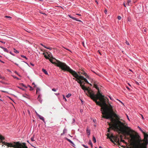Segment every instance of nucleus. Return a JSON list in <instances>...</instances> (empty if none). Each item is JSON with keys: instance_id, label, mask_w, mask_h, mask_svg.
<instances>
[{"instance_id": "1", "label": "nucleus", "mask_w": 148, "mask_h": 148, "mask_svg": "<svg viewBox=\"0 0 148 148\" xmlns=\"http://www.w3.org/2000/svg\"><path fill=\"white\" fill-rule=\"evenodd\" d=\"M104 101H105L106 104H103L101 101H99L101 104V106H99L101 107V111L102 112L101 113L103 115L102 116L106 119H110L112 121H113L114 120V118L113 117V116L116 118H119V116L116 114L114 112L112 113L110 112L106 103L107 102L108 103V99L104 96Z\"/></svg>"}, {"instance_id": "2", "label": "nucleus", "mask_w": 148, "mask_h": 148, "mask_svg": "<svg viewBox=\"0 0 148 148\" xmlns=\"http://www.w3.org/2000/svg\"><path fill=\"white\" fill-rule=\"evenodd\" d=\"M82 89L84 90L85 92L88 96H89L91 99L93 100L96 103L97 105L99 106H101V104L99 101H97V100L99 99L100 101L102 102L103 104H106L105 101L104 99V95H102L99 93L100 97H98L97 95H95V93L91 89L89 88H87L85 86L82 85L80 86Z\"/></svg>"}, {"instance_id": "3", "label": "nucleus", "mask_w": 148, "mask_h": 148, "mask_svg": "<svg viewBox=\"0 0 148 148\" xmlns=\"http://www.w3.org/2000/svg\"><path fill=\"white\" fill-rule=\"evenodd\" d=\"M58 66L61 69L64 71H66L70 72L75 78L79 77L82 80H84L88 84H89L87 79L81 75H79L77 73L71 69L69 66H68L65 63L62 62L60 61H58L56 63Z\"/></svg>"}, {"instance_id": "4", "label": "nucleus", "mask_w": 148, "mask_h": 148, "mask_svg": "<svg viewBox=\"0 0 148 148\" xmlns=\"http://www.w3.org/2000/svg\"><path fill=\"white\" fill-rule=\"evenodd\" d=\"M58 66L61 69L64 71H66L70 72L75 78L79 77L82 80H84L88 84H89L87 79L81 75H79L77 73L71 69L69 66H68L65 63L62 62L60 61H58L56 63Z\"/></svg>"}, {"instance_id": "5", "label": "nucleus", "mask_w": 148, "mask_h": 148, "mask_svg": "<svg viewBox=\"0 0 148 148\" xmlns=\"http://www.w3.org/2000/svg\"><path fill=\"white\" fill-rule=\"evenodd\" d=\"M124 126V123L121 122L119 121H116L115 124V126L116 129L122 133L126 137V135H129L130 137L132 136L131 133L132 132V130L129 127H126V128L128 129V130L127 131L123 127Z\"/></svg>"}, {"instance_id": "6", "label": "nucleus", "mask_w": 148, "mask_h": 148, "mask_svg": "<svg viewBox=\"0 0 148 148\" xmlns=\"http://www.w3.org/2000/svg\"><path fill=\"white\" fill-rule=\"evenodd\" d=\"M143 134L144 135V138L143 140L141 139L138 140L139 144L141 145V148H147V145L148 144V134L145 133L141 129L140 130Z\"/></svg>"}, {"instance_id": "7", "label": "nucleus", "mask_w": 148, "mask_h": 148, "mask_svg": "<svg viewBox=\"0 0 148 148\" xmlns=\"http://www.w3.org/2000/svg\"><path fill=\"white\" fill-rule=\"evenodd\" d=\"M143 134L144 135V138L143 140L141 139L138 140L139 144L141 145V148H147V145L148 144V134L145 133L141 129L140 130Z\"/></svg>"}, {"instance_id": "8", "label": "nucleus", "mask_w": 148, "mask_h": 148, "mask_svg": "<svg viewBox=\"0 0 148 148\" xmlns=\"http://www.w3.org/2000/svg\"><path fill=\"white\" fill-rule=\"evenodd\" d=\"M10 147L14 148H28L26 143H20L19 142H10Z\"/></svg>"}, {"instance_id": "9", "label": "nucleus", "mask_w": 148, "mask_h": 148, "mask_svg": "<svg viewBox=\"0 0 148 148\" xmlns=\"http://www.w3.org/2000/svg\"><path fill=\"white\" fill-rule=\"evenodd\" d=\"M111 137H112V138H113L115 142H116L117 143H119V139L118 137L114 136L113 135H112L111 136Z\"/></svg>"}, {"instance_id": "10", "label": "nucleus", "mask_w": 148, "mask_h": 148, "mask_svg": "<svg viewBox=\"0 0 148 148\" xmlns=\"http://www.w3.org/2000/svg\"><path fill=\"white\" fill-rule=\"evenodd\" d=\"M94 87L96 89H97L98 90V93L97 94H95V95H97L98 96V97H100V96L99 95V93L101 94L99 91V88L98 86L96 84H95L94 85Z\"/></svg>"}, {"instance_id": "11", "label": "nucleus", "mask_w": 148, "mask_h": 148, "mask_svg": "<svg viewBox=\"0 0 148 148\" xmlns=\"http://www.w3.org/2000/svg\"><path fill=\"white\" fill-rule=\"evenodd\" d=\"M68 16L70 18H71L73 20H75V21H78L79 22H81V20H78L76 18L73 17V16H71L70 15H69Z\"/></svg>"}, {"instance_id": "12", "label": "nucleus", "mask_w": 148, "mask_h": 148, "mask_svg": "<svg viewBox=\"0 0 148 148\" xmlns=\"http://www.w3.org/2000/svg\"><path fill=\"white\" fill-rule=\"evenodd\" d=\"M128 6H132L131 0H127V3L126 4Z\"/></svg>"}, {"instance_id": "13", "label": "nucleus", "mask_w": 148, "mask_h": 148, "mask_svg": "<svg viewBox=\"0 0 148 148\" xmlns=\"http://www.w3.org/2000/svg\"><path fill=\"white\" fill-rule=\"evenodd\" d=\"M38 116L40 119L42 120L44 122H45V119L44 118L43 116H41L39 114H38Z\"/></svg>"}, {"instance_id": "14", "label": "nucleus", "mask_w": 148, "mask_h": 148, "mask_svg": "<svg viewBox=\"0 0 148 148\" xmlns=\"http://www.w3.org/2000/svg\"><path fill=\"white\" fill-rule=\"evenodd\" d=\"M107 136L108 137V138H110V140H111V141L112 142V143H114V140H112V137H111V136H109L108 134V135Z\"/></svg>"}, {"instance_id": "15", "label": "nucleus", "mask_w": 148, "mask_h": 148, "mask_svg": "<svg viewBox=\"0 0 148 148\" xmlns=\"http://www.w3.org/2000/svg\"><path fill=\"white\" fill-rule=\"evenodd\" d=\"M86 132L88 135L89 136L90 134V130H88V127L86 129Z\"/></svg>"}, {"instance_id": "16", "label": "nucleus", "mask_w": 148, "mask_h": 148, "mask_svg": "<svg viewBox=\"0 0 148 148\" xmlns=\"http://www.w3.org/2000/svg\"><path fill=\"white\" fill-rule=\"evenodd\" d=\"M78 82L80 84V86H82V85H83V84H85L84 82L83 81H81L80 82L78 81Z\"/></svg>"}, {"instance_id": "17", "label": "nucleus", "mask_w": 148, "mask_h": 148, "mask_svg": "<svg viewBox=\"0 0 148 148\" xmlns=\"http://www.w3.org/2000/svg\"><path fill=\"white\" fill-rule=\"evenodd\" d=\"M42 71L43 72L45 73V74L46 75H48V73L46 70L44 69H42Z\"/></svg>"}, {"instance_id": "18", "label": "nucleus", "mask_w": 148, "mask_h": 148, "mask_svg": "<svg viewBox=\"0 0 148 148\" xmlns=\"http://www.w3.org/2000/svg\"><path fill=\"white\" fill-rule=\"evenodd\" d=\"M23 96L27 98H29V96L26 94H23Z\"/></svg>"}, {"instance_id": "19", "label": "nucleus", "mask_w": 148, "mask_h": 148, "mask_svg": "<svg viewBox=\"0 0 148 148\" xmlns=\"http://www.w3.org/2000/svg\"><path fill=\"white\" fill-rule=\"evenodd\" d=\"M1 48H2V49H3V50L5 52H7V53L8 52V50L5 48H4L3 47H0Z\"/></svg>"}, {"instance_id": "20", "label": "nucleus", "mask_w": 148, "mask_h": 148, "mask_svg": "<svg viewBox=\"0 0 148 148\" xmlns=\"http://www.w3.org/2000/svg\"><path fill=\"white\" fill-rule=\"evenodd\" d=\"M66 131H67V130H66V129L65 128H64L63 130V133H62L61 134V135H63L66 132Z\"/></svg>"}, {"instance_id": "21", "label": "nucleus", "mask_w": 148, "mask_h": 148, "mask_svg": "<svg viewBox=\"0 0 148 148\" xmlns=\"http://www.w3.org/2000/svg\"><path fill=\"white\" fill-rule=\"evenodd\" d=\"M92 140H93V142L94 143H95L96 142V139L95 137L94 136H93Z\"/></svg>"}, {"instance_id": "22", "label": "nucleus", "mask_w": 148, "mask_h": 148, "mask_svg": "<svg viewBox=\"0 0 148 148\" xmlns=\"http://www.w3.org/2000/svg\"><path fill=\"white\" fill-rule=\"evenodd\" d=\"M77 79H76L75 80L76 81H77V82H78H78H80V81H82V80L79 77H77V78H76Z\"/></svg>"}, {"instance_id": "23", "label": "nucleus", "mask_w": 148, "mask_h": 148, "mask_svg": "<svg viewBox=\"0 0 148 148\" xmlns=\"http://www.w3.org/2000/svg\"><path fill=\"white\" fill-rule=\"evenodd\" d=\"M13 50L14 52L16 53H19L18 51L17 50H16L14 48L13 49Z\"/></svg>"}, {"instance_id": "24", "label": "nucleus", "mask_w": 148, "mask_h": 148, "mask_svg": "<svg viewBox=\"0 0 148 148\" xmlns=\"http://www.w3.org/2000/svg\"><path fill=\"white\" fill-rule=\"evenodd\" d=\"M66 139L70 143H72L73 142L69 139L68 138H66Z\"/></svg>"}, {"instance_id": "25", "label": "nucleus", "mask_w": 148, "mask_h": 148, "mask_svg": "<svg viewBox=\"0 0 148 148\" xmlns=\"http://www.w3.org/2000/svg\"><path fill=\"white\" fill-rule=\"evenodd\" d=\"M37 99L38 100V101L40 102L41 103L42 100H40V95H39V96L37 98Z\"/></svg>"}, {"instance_id": "26", "label": "nucleus", "mask_w": 148, "mask_h": 148, "mask_svg": "<svg viewBox=\"0 0 148 148\" xmlns=\"http://www.w3.org/2000/svg\"><path fill=\"white\" fill-rule=\"evenodd\" d=\"M84 75H85V76L88 78L89 76L87 75L86 73H84L83 74Z\"/></svg>"}, {"instance_id": "27", "label": "nucleus", "mask_w": 148, "mask_h": 148, "mask_svg": "<svg viewBox=\"0 0 148 148\" xmlns=\"http://www.w3.org/2000/svg\"><path fill=\"white\" fill-rule=\"evenodd\" d=\"M71 94H68L67 95H66V97L68 98L69 97L71 96Z\"/></svg>"}, {"instance_id": "28", "label": "nucleus", "mask_w": 148, "mask_h": 148, "mask_svg": "<svg viewBox=\"0 0 148 148\" xmlns=\"http://www.w3.org/2000/svg\"><path fill=\"white\" fill-rule=\"evenodd\" d=\"M88 144L90 145H92V144L91 141L90 140L88 142Z\"/></svg>"}, {"instance_id": "29", "label": "nucleus", "mask_w": 148, "mask_h": 148, "mask_svg": "<svg viewBox=\"0 0 148 148\" xmlns=\"http://www.w3.org/2000/svg\"><path fill=\"white\" fill-rule=\"evenodd\" d=\"M21 56L22 58H25L26 60L27 59V58L24 55H21Z\"/></svg>"}, {"instance_id": "30", "label": "nucleus", "mask_w": 148, "mask_h": 148, "mask_svg": "<svg viewBox=\"0 0 148 148\" xmlns=\"http://www.w3.org/2000/svg\"><path fill=\"white\" fill-rule=\"evenodd\" d=\"M40 89L39 88H36V93H37L38 92V91H40Z\"/></svg>"}, {"instance_id": "31", "label": "nucleus", "mask_w": 148, "mask_h": 148, "mask_svg": "<svg viewBox=\"0 0 148 148\" xmlns=\"http://www.w3.org/2000/svg\"><path fill=\"white\" fill-rule=\"evenodd\" d=\"M30 139L32 141H34V136L32 137Z\"/></svg>"}, {"instance_id": "32", "label": "nucleus", "mask_w": 148, "mask_h": 148, "mask_svg": "<svg viewBox=\"0 0 148 148\" xmlns=\"http://www.w3.org/2000/svg\"><path fill=\"white\" fill-rule=\"evenodd\" d=\"M49 59V61L51 63H52V64H55V63L53 62V60L52 59Z\"/></svg>"}, {"instance_id": "33", "label": "nucleus", "mask_w": 148, "mask_h": 148, "mask_svg": "<svg viewBox=\"0 0 148 148\" xmlns=\"http://www.w3.org/2000/svg\"><path fill=\"white\" fill-rule=\"evenodd\" d=\"M20 85L24 87L25 88H27V87L22 83H21L20 84Z\"/></svg>"}, {"instance_id": "34", "label": "nucleus", "mask_w": 148, "mask_h": 148, "mask_svg": "<svg viewBox=\"0 0 148 148\" xmlns=\"http://www.w3.org/2000/svg\"><path fill=\"white\" fill-rule=\"evenodd\" d=\"M63 99H64L65 101H67V100H66V98H65V96H64V95H63Z\"/></svg>"}, {"instance_id": "35", "label": "nucleus", "mask_w": 148, "mask_h": 148, "mask_svg": "<svg viewBox=\"0 0 148 148\" xmlns=\"http://www.w3.org/2000/svg\"><path fill=\"white\" fill-rule=\"evenodd\" d=\"M28 86L30 88V90H33V88L31 86L29 85H28Z\"/></svg>"}, {"instance_id": "36", "label": "nucleus", "mask_w": 148, "mask_h": 148, "mask_svg": "<svg viewBox=\"0 0 148 148\" xmlns=\"http://www.w3.org/2000/svg\"><path fill=\"white\" fill-rule=\"evenodd\" d=\"M127 20L129 21H131V19L130 18L128 17L127 18Z\"/></svg>"}, {"instance_id": "37", "label": "nucleus", "mask_w": 148, "mask_h": 148, "mask_svg": "<svg viewBox=\"0 0 148 148\" xmlns=\"http://www.w3.org/2000/svg\"><path fill=\"white\" fill-rule=\"evenodd\" d=\"M118 18L119 20H120L121 19V17L120 16H118Z\"/></svg>"}, {"instance_id": "38", "label": "nucleus", "mask_w": 148, "mask_h": 148, "mask_svg": "<svg viewBox=\"0 0 148 148\" xmlns=\"http://www.w3.org/2000/svg\"><path fill=\"white\" fill-rule=\"evenodd\" d=\"M40 45H42V46L43 47H44L45 48H47V47L45 46L42 43H40Z\"/></svg>"}, {"instance_id": "39", "label": "nucleus", "mask_w": 148, "mask_h": 148, "mask_svg": "<svg viewBox=\"0 0 148 148\" xmlns=\"http://www.w3.org/2000/svg\"><path fill=\"white\" fill-rule=\"evenodd\" d=\"M47 48V49H52V48L51 47H47V48Z\"/></svg>"}, {"instance_id": "40", "label": "nucleus", "mask_w": 148, "mask_h": 148, "mask_svg": "<svg viewBox=\"0 0 148 148\" xmlns=\"http://www.w3.org/2000/svg\"><path fill=\"white\" fill-rule=\"evenodd\" d=\"M125 43L127 45H130V44H129V42L127 41H126Z\"/></svg>"}, {"instance_id": "41", "label": "nucleus", "mask_w": 148, "mask_h": 148, "mask_svg": "<svg viewBox=\"0 0 148 148\" xmlns=\"http://www.w3.org/2000/svg\"><path fill=\"white\" fill-rule=\"evenodd\" d=\"M109 104V106L110 109H112V106L110 104Z\"/></svg>"}, {"instance_id": "42", "label": "nucleus", "mask_w": 148, "mask_h": 148, "mask_svg": "<svg viewBox=\"0 0 148 148\" xmlns=\"http://www.w3.org/2000/svg\"><path fill=\"white\" fill-rule=\"evenodd\" d=\"M52 91H54V92L56 91V89L54 88H53L52 89Z\"/></svg>"}, {"instance_id": "43", "label": "nucleus", "mask_w": 148, "mask_h": 148, "mask_svg": "<svg viewBox=\"0 0 148 148\" xmlns=\"http://www.w3.org/2000/svg\"><path fill=\"white\" fill-rule=\"evenodd\" d=\"M73 120V121H72V123H74L75 122V120L74 119H72Z\"/></svg>"}, {"instance_id": "44", "label": "nucleus", "mask_w": 148, "mask_h": 148, "mask_svg": "<svg viewBox=\"0 0 148 148\" xmlns=\"http://www.w3.org/2000/svg\"><path fill=\"white\" fill-rule=\"evenodd\" d=\"M71 144H72L71 145L73 147H74V146L75 145V144L73 142H72V143H71Z\"/></svg>"}, {"instance_id": "45", "label": "nucleus", "mask_w": 148, "mask_h": 148, "mask_svg": "<svg viewBox=\"0 0 148 148\" xmlns=\"http://www.w3.org/2000/svg\"><path fill=\"white\" fill-rule=\"evenodd\" d=\"M23 65H24V64L25 63L26 64H27L28 65V63H27L25 62H24V61H23Z\"/></svg>"}, {"instance_id": "46", "label": "nucleus", "mask_w": 148, "mask_h": 148, "mask_svg": "<svg viewBox=\"0 0 148 148\" xmlns=\"http://www.w3.org/2000/svg\"><path fill=\"white\" fill-rule=\"evenodd\" d=\"M55 94L56 95L58 96L60 95V93H55Z\"/></svg>"}, {"instance_id": "47", "label": "nucleus", "mask_w": 148, "mask_h": 148, "mask_svg": "<svg viewBox=\"0 0 148 148\" xmlns=\"http://www.w3.org/2000/svg\"><path fill=\"white\" fill-rule=\"evenodd\" d=\"M127 119L129 120V121H130V119H129V117L127 115Z\"/></svg>"}, {"instance_id": "48", "label": "nucleus", "mask_w": 148, "mask_h": 148, "mask_svg": "<svg viewBox=\"0 0 148 148\" xmlns=\"http://www.w3.org/2000/svg\"><path fill=\"white\" fill-rule=\"evenodd\" d=\"M15 73H16L17 75H18V76H20V75L18 74V73H17L16 71H15Z\"/></svg>"}, {"instance_id": "49", "label": "nucleus", "mask_w": 148, "mask_h": 148, "mask_svg": "<svg viewBox=\"0 0 148 148\" xmlns=\"http://www.w3.org/2000/svg\"><path fill=\"white\" fill-rule=\"evenodd\" d=\"M45 57L46 58H47V59H48V57H47V56H46V55H45Z\"/></svg>"}, {"instance_id": "50", "label": "nucleus", "mask_w": 148, "mask_h": 148, "mask_svg": "<svg viewBox=\"0 0 148 148\" xmlns=\"http://www.w3.org/2000/svg\"><path fill=\"white\" fill-rule=\"evenodd\" d=\"M1 91H2V92H6V93H8V92H6V91H5L1 90Z\"/></svg>"}, {"instance_id": "51", "label": "nucleus", "mask_w": 148, "mask_h": 148, "mask_svg": "<svg viewBox=\"0 0 148 148\" xmlns=\"http://www.w3.org/2000/svg\"><path fill=\"white\" fill-rule=\"evenodd\" d=\"M14 78H16L17 77H16V76H13V75H12Z\"/></svg>"}, {"instance_id": "52", "label": "nucleus", "mask_w": 148, "mask_h": 148, "mask_svg": "<svg viewBox=\"0 0 148 148\" xmlns=\"http://www.w3.org/2000/svg\"><path fill=\"white\" fill-rule=\"evenodd\" d=\"M123 5H124V6L125 7H126V4H125V3H123Z\"/></svg>"}, {"instance_id": "53", "label": "nucleus", "mask_w": 148, "mask_h": 148, "mask_svg": "<svg viewBox=\"0 0 148 148\" xmlns=\"http://www.w3.org/2000/svg\"><path fill=\"white\" fill-rule=\"evenodd\" d=\"M138 127L139 129L140 130H141V129L139 126Z\"/></svg>"}, {"instance_id": "54", "label": "nucleus", "mask_w": 148, "mask_h": 148, "mask_svg": "<svg viewBox=\"0 0 148 148\" xmlns=\"http://www.w3.org/2000/svg\"><path fill=\"white\" fill-rule=\"evenodd\" d=\"M10 54H12V55H13V56H14V54H13V53H12V52H10Z\"/></svg>"}, {"instance_id": "55", "label": "nucleus", "mask_w": 148, "mask_h": 148, "mask_svg": "<svg viewBox=\"0 0 148 148\" xmlns=\"http://www.w3.org/2000/svg\"><path fill=\"white\" fill-rule=\"evenodd\" d=\"M121 141H122V142H125V140H121Z\"/></svg>"}, {"instance_id": "56", "label": "nucleus", "mask_w": 148, "mask_h": 148, "mask_svg": "<svg viewBox=\"0 0 148 148\" xmlns=\"http://www.w3.org/2000/svg\"><path fill=\"white\" fill-rule=\"evenodd\" d=\"M104 12H105V14H106V13L107 12V10H105Z\"/></svg>"}, {"instance_id": "57", "label": "nucleus", "mask_w": 148, "mask_h": 148, "mask_svg": "<svg viewBox=\"0 0 148 148\" xmlns=\"http://www.w3.org/2000/svg\"><path fill=\"white\" fill-rule=\"evenodd\" d=\"M36 87V86L35 84H34V87L35 88Z\"/></svg>"}, {"instance_id": "58", "label": "nucleus", "mask_w": 148, "mask_h": 148, "mask_svg": "<svg viewBox=\"0 0 148 148\" xmlns=\"http://www.w3.org/2000/svg\"><path fill=\"white\" fill-rule=\"evenodd\" d=\"M16 78L17 79V80H18L20 79L19 78H18L17 77H16Z\"/></svg>"}, {"instance_id": "59", "label": "nucleus", "mask_w": 148, "mask_h": 148, "mask_svg": "<svg viewBox=\"0 0 148 148\" xmlns=\"http://www.w3.org/2000/svg\"><path fill=\"white\" fill-rule=\"evenodd\" d=\"M144 32H146V29H145L144 30Z\"/></svg>"}, {"instance_id": "60", "label": "nucleus", "mask_w": 148, "mask_h": 148, "mask_svg": "<svg viewBox=\"0 0 148 148\" xmlns=\"http://www.w3.org/2000/svg\"><path fill=\"white\" fill-rule=\"evenodd\" d=\"M80 112H82V109H81L80 110Z\"/></svg>"}, {"instance_id": "61", "label": "nucleus", "mask_w": 148, "mask_h": 148, "mask_svg": "<svg viewBox=\"0 0 148 148\" xmlns=\"http://www.w3.org/2000/svg\"><path fill=\"white\" fill-rule=\"evenodd\" d=\"M31 64L32 66H34V64L32 63H31Z\"/></svg>"}, {"instance_id": "62", "label": "nucleus", "mask_w": 148, "mask_h": 148, "mask_svg": "<svg viewBox=\"0 0 148 148\" xmlns=\"http://www.w3.org/2000/svg\"><path fill=\"white\" fill-rule=\"evenodd\" d=\"M77 14V15H79V16H81V14Z\"/></svg>"}, {"instance_id": "63", "label": "nucleus", "mask_w": 148, "mask_h": 148, "mask_svg": "<svg viewBox=\"0 0 148 148\" xmlns=\"http://www.w3.org/2000/svg\"><path fill=\"white\" fill-rule=\"evenodd\" d=\"M32 85H34V84H35V83L34 82H33L32 83Z\"/></svg>"}, {"instance_id": "64", "label": "nucleus", "mask_w": 148, "mask_h": 148, "mask_svg": "<svg viewBox=\"0 0 148 148\" xmlns=\"http://www.w3.org/2000/svg\"><path fill=\"white\" fill-rule=\"evenodd\" d=\"M82 44H83V45L84 46V47H85V46H84V43L83 42Z\"/></svg>"}]
</instances>
